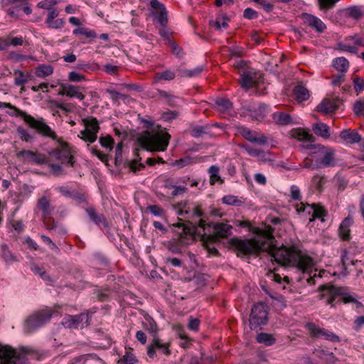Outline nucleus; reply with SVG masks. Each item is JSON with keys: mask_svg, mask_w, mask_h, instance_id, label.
<instances>
[{"mask_svg": "<svg viewBox=\"0 0 364 364\" xmlns=\"http://www.w3.org/2000/svg\"><path fill=\"white\" fill-rule=\"evenodd\" d=\"M341 138L348 144L358 143L361 141V136L355 129H344L340 134Z\"/></svg>", "mask_w": 364, "mask_h": 364, "instance_id": "21", "label": "nucleus"}, {"mask_svg": "<svg viewBox=\"0 0 364 364\" xmlns=\"http://www.w3.org/2000/svg\"><path fill=\"white\" fill-rule=\"evenodd\" d=\"M293 92L296 100L300 102L308 100L310 96L309 90L301 85L295 86Z\"/></svg>", "mask_w": 364, "mask_h": 364, "instance_id": "27", "label": "nucleus"}, {"mask_svg": "<svg viewBox=\"0 0 364 364\" xmlns=\"http://www.w3.org/2000/svg\"><path fill=\"white\" fill-rule=\"evenodd\" d=\"M53 311L46 309L36 311L30 316L25 322V329L28 333H31L36 328L41 327L46 322L49 321L52 317Z\"/></svg>", "mask_w": 364, "mask_h": 364, "instance_id": "8", "label": "nucleus"}, {"mask_svg": "<svg viewBox=\"0 0 364 364\" xmlns=\"http://www.w3.org/2000/svg\"><path fill=\"white\" fill-rule=\"evenodd\" d=\"M53 73V68L50 65L42 64L39 65L35 71V75L38 77H46Z\"/></svg>", "mask_w": 364, "mask_h": 364, "instance_id": "30", "label": "nucleus"}, {"mask_svg": "<svg viewBox=\"0 0 364 364\" xmlns=\"http://www.w3.org/2000/svg\"><path fill=\"white\" fill-rule=\"evenodd\" d=\"M171 135L168 132H157L153 133L145 131L137 138L141 146L150 151H164L166 149Z\"/></svg>", "mask_w": 364, "mask_h": 364, "instance_id": "3", "label": "nucleus"}, {"mask_svg": "<svg viewBox=\"0 0 364 364\" xmlns=\"http://www.w3.org/2000/svg\"><path fill=\"white\" fill-rule=\"evenodd\" d=\"M353 224V219L348 216L341 222L338 231L339 236L343 241H348L350 239V227Z\"/></svg>", "mask_w": 364, "mask_h": 364, "instance_id": "20", "label": "nucleus"}, {"mask_svg": "<svg viewBox=\"0 0 364 364\" xmlns=\"http://www.w3.org/2000/svg\"><path fill=\"white\" fill-rule=\"evenodd\" d=\"M333 66L337 71L346 73L349 68V62L344 57L337 58L333 60Z\"/></svg>", "mask_w": 364, "mask_h": 364, "instance_id": "31", "label": "nucleus"}, {"mask_svg": "<svg viewBox=\"0 0 364 364\" xmlns=\"http://www.w3.org/2000/svg\"><path fill=\"white\" fill-rule=\"evenodd\" d=\"M202 70L203 67H198L193 70H181L179 75L181 77H191L200 75Z\"/></svg>", "mask_w": 364, "mask_h": 364, "instance_id": "45", "label": "nucleus"}, {"mask_svg": "<svg viewBox=\"0 0 364 364\" xmlns=\"http://www.w3.org/2000/svg\"><path fill=\"white\" fill-rule=\"evenodd\" d=\"M340 298L337 299L336 304L343 302V304L353 303L355 301V299L350 294H345L344 289L343 288V294L339 296Z\"/></svg>", "mask_w": 364, "mask_h": 364, "instance_id": "51", "label": "nucleus"}, {"mask_svg": "<svg viewBox=\"0 0 364 364\" xmlns=\"http://www.w3.org/2000/svg\"><path fill=\"white\" fill-rule=\"evenodd\" d=\"M347 12L348 16L355 18V19H359L362 18L364 15L363 11H362V9L360 6H350L347 9Z\"/></svg>", "mask_w": 364, "mask_h": 364, "instance_id": "42", "label": "nucleus"}, {"mask_svg": "<svg viewBox=\"0 0 364 364\" xmlns=\"http://www.w3.org/2000/svg\"><path fill=\"white\" fill-rule=\"evenodd\" d=\"M200 325V320L196 318H191L188 324L190 330L197 331Z\"/></svg>", "mask_w": 364, "mask_h": 364, "instance_id": "64", "label": "nucleus"}, {"mask_svg": "<svg viewBox=\"0 0 364 364\" xmlns=\"http://www.w3.org/2000/svg\"><path fill=\"white\" fill-rule=\"evenodd\" d=\"M338 99H324L317 107V110L323 114H332L338 108Z\"/></svg>", "mask_w": 364, "mask_h": 364, "instance_id": "19", "label": "nucleus"}, {"mask_svg": "<svg viewBox=\"0 0 364 364\" xmlns=\"http://www.w3.org/2000/svg\"><path fill=\"white\" fill-rule=\"evenodd\" d=\"M341 0H317L321 11L332 9Z\"/></svg>", "mask_w": 364, "mask_h": 364, "instance_id": "41", "label": "nucleus"}, {"mask_svg": "<svg viewBox=\"0 0 364 364\" xmlns=\"http://www.w3.org/2000/svg\"><path fill=\"white\" fill-rule=\"evenodd\" d=\"M257 341L259 343H264L266 346H272L273 345L276 339L272 334L267 333H260L257 336Z\"/></svg>", "mask_w": 364, "mask_h": 364, "instance_id": "36", "label": "nucleus"}, {"mask_svg": "<svg viewBox=\"0 0 364 364\" xmlns=\"http://www.w3.org/2000/svg\"><path fill=\"white\" fill-rule=\"evenodd\" d=\"M354 89L356 92H360L364 90V80L359 76H355L353 79Z\"/></svg>", "mask_w": 364, "mask_h": 364, "instance_id": "52", "label": "nucleus"}, {"mask_svg": "<svg viewBox=\"0 0 364 364\" xmlns=\"http://www.w3.org/2000/svg\"><path fill=\"white\" fill-rule=\"evenodd\" d=\"M138 360L130 351H127L123 357L118 361L119 364H137Z\"/></svg>", "mask_w": 364, "mask_h": 364, "instance_id": "43", "label": "nucleus"}, {"mask_svg": "<svg viewBox=\"0 0 364 364\" xmlns=\"http://www.w3.org/2000/svg\"><path fill=\"white\" fill-rule=\"evenodd\" d=\"M73 34H82L87 38H93L96 37V33L95 31L89 30L85 28L80 27L74 29Z\"/></svg>", "mask_w": 364, "mask_h": 364, "instance_id": "48", "label": "nucleus"}, {"mask_svg": "<svg viewBox=\"0 0 364 364\" xmlns=\"http://www.w3.org/2000/svg\"><path fill=\"white\" fill-rule=\"evenodd\" d=\"M193 214L195 216L200 218L198 224V228H200L203 230H205L206 229H208V228H210L211 226L212 223L207 222L205 216L204 215L200 205H195L193 208Z\"/></svg>", "mask_w": 364, "mask_h": 364, "instance_id": "23", "label": "nucleus"}, {"mask_svg": "<svg viewBox=\"0 0 364 364\" xmlns=\"http://www.w3.org/2000/svg\"><path fill=\"white\" fill-rule=\"evenodd\" d=\"M66 88H68L67 97H77L80 100H83L85 99V95L79 91L80 87L68 85Z\"/></svg>", "mask_w": 364, "mask_h": 364, "instance_id": "38", "label": "nucleus"}, {"mask_svg": "<svg viewBox=\"0 0 364 364\" xmlns=\"http://www.w3.org/2000/svg\"><path fill=\"white\" fill-rule=\"evenodd\" d=\"M16 157L24 162L33 163L36 164H48V159L43 154L38 151L29 150H22L16 154Z\"/></svg>", "mask_w": 364, "mask_h": 364, "instance_id": "14", "label": "nucleus"}, {"mask_svg": "<svg viewBox=\"0 0 364 364\" xmlns=\"http://www.w3.org/2000/svg\"><path fill=\"white\" fill-rule=\"evenodd\" d=\"M249 321L252 330H256L261 326L266 325L268 321L267 306L263 303L255 304L252 308Z\"/></svg>", "mask_w": 364, "mask_h": 364, "instance_id": "7", "label": "nucleus"}, {"mask_svg": "<svg viewBox=\"0 0 364 364\" xmlns=\"http://www.w3.org/2000/svg\"><path fill=\"white\" fill-rule=\"evenodd\" d=\"M51 130L55 132L52 129ZM54 134L55 135V139L51 136H48V138L56 140L58 142L60 147L50 151L48 152V155L50 157L54 158L55 160L60 161L63 164L66 162L68 164L73 167L75 166V161L72 148L70 146L68 143L63 141L61 138L58 139L56 134ZM46 137H48V136Z\"/></svg>", "mask_w": 364, "mask_h": 364, "instance_id": "5", "label": "nucleus"}, {"mask_svg": "<svg viewBox=\"0 0 364 364\" xmlns=\"http://www.w3.org/2000/svg\"><path fill=\"white\" fill-rule=\"evenodd\" d=\"M41 237L45 243H46L47 245H48L50 246V247L52 250H53L56 253L60 252L59 247L52 241V240L49 237H48L45 235H41Z\"/></svg>", "mask_w": 364, "mask_h": 364, "instance_id": "54", "label": "nucleus"}, {"mask_svg": "<svg viewBox=\"0 0 364 364\" xmlns=\"http://www.w3.org/2000/svg\"><path fill=\"white\" fill-rule=\"evenodd\" d=\"M64 21L62 18H58L56 20H53L50 23H48V27L50 28H61L64 26Z\"/></svg>", "mask_w": 364, "mask_h": 364, "instance_id": "59", "label": "nucleus"}, {"mask_svg": "<svg viewBox=\"0 0 364 364\" xmlns=\"http://www.w3.org/2000/svg\"><path fill=\"white\" fill-rule=\"evenodd\" d=\"M239 82L241 87L245 90L252 87L255 85L252 77L249 74H243Z\"/></svg>", "mask_w": 364, "mask_h": 364, "instance_id": "40", "label": "nucleus"}, {"mask_svg": "<svg viewBox=\"0 0 364 364\" xmlns=\"http://www.w3.org/2000/svg\"><path fill=\"white\" fill-rule=\"evenodd\" d=\"M243 16L247 19H254L257 18L258 14L254 9L251 8H247L244 11Z\"/></svg>", "mask_w": 364, "mask_h": 364, "instance_id": "58", "label": "nucleus"}, {"mask_svg": "<svg viewBox=\"0 0 364 364\" xmlns=\"http://www.w3.org/2000/svg\"><path fill=\"white\" fill-rule=\"evenodd\" d=\"M201 241L203 242L204 247L207 250L209 254L215 256L219 255L218 250L214 246V244L216 242H219V241L209 240L208 235H207L205 233L202 235Z\"/></svg>", "mask_w": 364, "mask_h": 364, "instance_id": "25", "label": "nucleus"}, {"mask_svg": "<svg viewBox=\"0 0 364 364\" xmlns=\"http://www.w3.org/2000/svg\"><path fill=\"white\" fill-rule=\"evenodd\" d=\"M320 299H325L326 304L334 308L338 297L343 294V287L326 284L319 287Z\"/></svg>", "mask_w": 364, "mask_h": 364, "instance_id": "9", "label": "nucleus"}, {"mask_svg": "<svg viewBox=\"0 0 364 364\" xmlns=\"http://www.w3.org/2000/svg\"><path fill=\"white\" fill-rule=\"evenodd\" d=\"M252 231L263 238L262 240L241 239L234 237L229 240V249L234 252L237 257L257 256L260 252L265 251L270 255V248L277 247L273 245L274 229L271 226L268 225L264 228H255Z\"/></svg>", "mask_w": 364, "mask_h": 364, "instance_id": "1", "label": "nucleus"}, {"mask_svg": "<svg viewBox=\"0 0 364 364\" xmlns=\"http://www.w3.org/2000/svg\"><path fill=\"white\" fill-rule=\"evenodd\" d=\"M212 223L209 228H212L214 231L213 234L208 235L209 240H218L220 242L221 238L228 237L231 235V230L232 228L229 224L224 223Z\"/></svg>", "mask_w": 364, "mask_h": 364, "instance_id": "16", "label": "nucleus"}, {"mask_svg": "<svg viewBox=\"0 0 364 364\" xmlns=\"http://www.w3.org/2000/svg\"><path fill=\"white\" fill-rule=\"evenodd\" d=\"M216 104L218 106L223 108L224 109H229L232 107V103L228 99H219L216 101Z\"/></svg>", "mask_w": 364, "mask_h": 364, "instance_id": "63", "label": "nucleus"}, {"mask_svg": "<svg viewBox=\"0 0 364 364\" xmlns=\"http://www.w3.org/2000/svg\"><path fill=\"white\" fill-rule=\"evenodd\" d=\"M90 323L89 313H81L77 315H69L65 318L64 325L68 328H78L87 326Z\"/></svg>", "mask_w": 364, "mask_h": 364, "instance_id": "15", "label": "nucleus"}, {"mask_svg": "<svg viewBox=\"0 0 364 364\" xmlns=\"http://www.w3.org/2000/svg\"><path fill=\"white\" fill-rule=\"evenodd\" d=\"M26 353L23 349L16 350L9 345L0 344L1 364H22Z\"/></svg>", "mask_w": 364, "mask_h": 364, "instance_id": "6", "label": "nucleus"}, {"mask_svg": "<svg viewBox=\"0 0 364 364\" xmlns=\"http://www.w3.org/2000/svg\"><path fill=\"white\" fill-rule=\"evenodd\" d=\"M156 350L166 356L170 355L171 353L170 343H163L159 337H154L151 343L147 346V355L149 358L154 359L156 358Z\"/></svg>", "mask_w": 364, "mask_h": 364, "instance_id": "12", "label": "nucleus"}, {"mask_svg": "<svg viewBox=\"0 0 364 364\" xmlns=\"http://www.w3.org/2000/svg\"><path fill=\"white\" fill-rule=\"evenodd\" d=\"M5 107L13 109L16 112L17 117L23 118L24 122L29 125V127L36 130V132L43 136H51L55 139V135L51 130V128L46 124L43 119H37L33 116L27 114L26 112L19 109L14 105L9 102H1L0 108Z\"/></svg>", "mask_w": 364, "mask_h": 364, "instance_id": "4", "label": "nucleus"}, {"mask_svg": "<svg viewBox=\"0 0 364 364\" xmlns=\"http://www.w3.org/2000/svg\"><path fill=\"white\" fill-rule=\"evenodd\" d=\"M209 127L208 126H196L191 129V134L196 138H198L203 134H208Z\"/></svg>", "mask_w": 364, "mask_h": 364, "instance_id": "44", "label": "nucleus"}, {"mask_svg": "<svg viewBox=\"0 0 364 364\" xmlns=\"http://www.w3.org/2000/svg\"><path fill=\"white\" fill-rule=\"evenodd\" d=\"M274 119L277 124L280 125H287L291 123V116L289 114L284 112L274 113Z\"/></svg>", "mask_w": 364, "mask_h": 364, "instance_id": "34", "label": "nucleus"}, {"mask_svg": "<svg viewBox=\"0 0 364 364\" xmlns=\"http://www.w3.org/2000/svg\"><path fill=\"white\" fill-rule=\"evenodd\" d=\"M68 79L70 82H80L85 80V77L84 75L73 71L69 73Z\"/></svg>", "mask_w": 364, "mask_h": 364, "instance_id": "60", "label": "nucleus"}, {"mask_svg": "<svg viewBox=\"0 0 364 364\" xmlns=\"http://www.w3.org/2000/svg\"><path fill=\"white\" fill-rule=\"evenodd\" d=\"M353 110L356 116H364V100L356 101L354 105Z\"/></svg>", "mask_w": 364, "mask_h": 364, "instance_id": "53", "label": "nucleus"}, {"mask_svg": "<svg viewBox=\"0 0 364 364\" xmlns=\"http://www.w3.org/2000/svg\"><path fill=\"white\" fill-rule=\"evenodd\" d=\"M104 70L108 74L117 75L118 74L119 67L112 64H106Z\"/></svg>", "mask_w": 364, "mask_h": 364, "instance_id": "61", "label": "nucleus"}, {"mask_svg": "<svg viewBox=\"0 0 364 364\" xmlns=\"http://www.w3.org/2000/svg\"><path fill=\"white\" fill-rule=\"evenodd\" d=\"M311 208L313 213L312 218L309 220L310 222L314 220L316 218H318L321 219V221H324L323 218L327 215V212L323 207L321 206L320 205L313 203L311 205Z\"/></svg>", "mask_w": 364, "mask_h": 364, "instance_id": "29", "label": "nucleus"}, {"mask_svg": "<svg viewBox=\"0 0 364 364\" xmlns=\"http://www.w3.org/2000/svg\"><path fill=\"white\" fill-rule=\"evenodd\" d=\"M308 149H315L314 154H318L321 158L319 164L324 167L333 166L335 165V151L332 148L326 147L320 144L310 145Z\"/></svg>", "mask_w": 364, "mask_h": 364, "instance_id": "11", "label": "nucleus"}, {"mask_svg": "<svg viewBox=\"0 0 364 364\" xmlns=\"http://www.w3.org/2000/svg\"><path fill=\"white\" fill-rule=\"evenodd\" d=\"M293 136L296 139H297L299 141H314V136L310 134L309 132L298 129L295 130L293 133Z\"/></svg>", "mask_w": 364, "mask_h": 364, "instance_id": "32", "label": "nucleus"}, {"mask_svg": "<svg viewBox=\"0 0 364 364\" xmlns=\"http://www.w3.org/2000/svg\"><path fill=\"white\" fill-rule=\"evenodd\" d=\"M208 172L210 173V185H214L216 182L223 183V181L221 179L220 176H219V168L216 166H211L209 169Z\"/></svg>", "mask_w": 364, "mask_h": 364, "instance_id": "39", "label": "nucleus"}, {"mask_svg": "<svg viewBox=\"0 0 364 364\" xmlns=\"http://www.w3.org/2000/svg\"><path fill=\"white\" fill-rule=\"evenodd\" d=\"M14 75L15 76L14 82L16 85H23L25 83H26L27 77L21 70H14Z\"/></svg>", "mask_w": 364, "mask_h": 364, "instance_id": "46", "label": "nucleus"}, {"mask_svg": "<svg viewBox=\"0 0 364 364\" xmlns=\"http://www.w3.org/2000/svg\"><path fill=\"white\" fill-rule=\"evenodd\" d=\"M17 133L18 134L21 139L24 141H31L33 137L29 134V132L21 127L17 128Z\"/></svg>", "mask_w": 364, "mask_h": 364, "instance_id": "50", "label": "nucleus"}, {"mask_svg": "<svg viewBox=\"0 0 364 364\" xmlns=\"http://www.w3.org/2000/svg\"><path fill=\"white\" fill-rule=\"evenodd\" d=\"M152 15L158 20L162 27H166L168 23L167 11L166 8H162L159 11H152Z\"/></svg>", "mask_w": 364, "mask_h": 364, "instance_id": "37", "label": "nucleus"}, {"mask_svg": "<svg viewBox=\"0 0 364 364\" xmlns=\"http://www.w3.org/2000/svg\"><path fill=\"white\" fill-rule=\"evenodd\" d=\"M302 19L304 23L318 33H323L326 28L325 23L320 18L312 14L305 13L302 14Z\"/></svg>", "mask_w": 364, "mask_h": 364, "instance_id": "18", "label": "nucleus"}, {"mask_svg": "<svg viewBox=\"0 0 364 364\" xmlns=\"http://www.w3.org/2000/svg\"><path fill=\"white\" fill-rule=\"evenodd\" d=\"M38 208L42 211L43 217L50 216L52 208L49 200L46 197H42L38 200Z\"/></svg>", "mask_w": 364, "mask_h": 364, "instance_id": "26", "label": "nucleus"}, {"mask_svg": "<svg viewBox=\"0 0 364 364\" xmlns=\"http://www.w3.org/2000/svg\"><path fill=\"white\" fill-rule=\"evenodd\" d=\"M176 74L171 70H166L163 72L156 73L155 74L154 80L158 82L160 80H172L175 78Z\"/></svg>", "mask_w": 364, "mask_h": 364, "instance_id": "35", "label": "nucleus"}, {"mask_svg": "<svg viewBox=\"0 0 364 364\" xmlns=\"http://www.w3.org/2000/svg\"><path fill=\"white\" fill-rule=\"evenodd\" d=\"M306 327L312 336L320 337L323 336L326 340L332 342H340L339 336L331 331L321 328L313 323H308Z\"/></svg>", "mask_w": 364, "mask_h": 364, "instance_id": "17", "label": "nucleus"}, {"mask_svg": "<svg viewBox=\"0 0 364 364\" xmlns=\"http://www.w3.org/2000/svg\"><path fill=\"white\" fill-rule=\"evenodd\" d=\"M82 122L85 129L80 132L81 136L78 135V136L86 142H95L97 139V133L100 129L97 119L95 117H92L90 119L85 118L82 119Z\"/></svg>", "mask_w": 364, "mask_h": 364, "instance_id": "10", "label": "nucleus"}, {"mask_svg": "<svg viewBox=\"0 0 364 364\" xmlns=\"http://www.w3.org/2000/svg\"><path fill=\"white\" fill-rule=\"evenodd\" d=\"M142 326L146 331L153 334L154 336L158 333L159 329L156 323L149 316L145 318V321L142 323Z\"/></svg>", "mask_w": 364, "mask_h": 364, "instance_id": "33", "label": "nucleus"}, {"mask_svg": "<svg viewBox=\"0 0 364 364\" xmlns=\"http://www.w3.org/2000/svg\"><path fill=\"white\" fill-rule=\"evenodd\" d=\"M312 129L317 136L324 139L329 138L331 135L329 127L324 123L319 122L313 124Z\"/></svg>", "mask_w": 364, "mask_h": 364, "instance_id": "24", "label": "nucleus"}, {"mask_svg": "<svg viewBox=\"0 0 364 364\" xmlns=\"http://www.w3.org/2000/svg\"><path fill=\"white\" fill-rule=\"evenodd\" d=\"M272 260L282 266L296 267L304 273H309L314 265L313 259L308 255H302L301 250L294 245L273 247L270 248Z\"/></svg>", "mask_w": 364, "mask_h": 364, "instance_id": "2", "label": "nucleus"}, {"mask_svg": "<svg viewBox=\"0 0 364 364\" xmlns=\"http://www.w3.org/2000/svg\"><path fill=\"white\" fill-rule=\"evenodd\" d=\"M7 58L9 60L16 61V62L21 61V60H26L27 58V57L26 55L18 53L14 51H11V52L9 53Z\"/></svg>", "mask_w": 364, "mask_h": 364, "instance_id": "56", "label": "nucleus"}, {"mask_svg": "<svg viewBox=\"0 0 364 364\" xmlns=\"http://www.w3.org/2000/svg\"><path fill=\"white\" fill-rule=\"evenodd\" d=\"M222 200L223 203L227 205L239 206L242 203L241 200H240L236 196L232 195L225 196Z\"/></svg>", "mask_w": 364, "mask_h": 364, "instance_id": "49", "label": "nucleus"}, {"mask_svg": "<svg viewBox=\"0 0 364 364\" xmlns=\"http://www.w3.org/2000/svg\"><path fill=\"white\" fill-rule=\"evenodd\" d=\"M90 220L96 225H102L104 227H108L107 219L102 214H98L96 209L90 206L85 210Z\"/></svg>", "mask_w": 364, "mask_h": 364, "instance_id": "22", "label": "nucleus"}, {"mask_svg": "<svg viewBox=\"0 0 364 364\" xmlns=\"http://www.w3.org/2000/svg\"><path fill=\"white\" fill-rule=\"evenodd\" d=\"M147 210H149L153 215L156 216H161L165 213V210L156 205H149L147 207Z\"/></svg>", "mask_w": 364, "mask_h": 364, "instance_id": "55", "label": "nucleus"}, {"mask_svg": "<svg viewBox=\"0 0 364 364\" xmlns=\"http://www.w3.org/2000/svg\"><path fill=\"white\" fill-rule=\"evenodd\" d=\"M43 224L45 228L49 231L55 229L57 227L55 223L51 220L50 216L44 218Z\"/></svg>", "mask_w": 364, "mask_h": 364, "instance_id": "62", "label": "nucleus"}, {"mask_svg": "<svg viewBox=\"0 0 364 364\" xmlns=\"http://www.w3.org/2000/svg\"><path fill=\"white\" fill-rule=\"evenodd\" d=\"M230 20L228 16L224 14L223 16H218L215 21H210V26L216 30L220 31L222 28H227L228 26V21Z\"/></svg>", "mask_w": 364, "mask_h": 364, "instance_id": "28", "label": "nucleus"}, {"mask_svg": "<svg viewBox=\"0 0 364 364\" xmlns=\"http://www.w3.org/2000/svg\"><path fill=\"white\" fill-rule=\"evenodd\" d=\"M338 48L342 51H348L351 53H358V48L355 46H347L342 43L337 44Z\"/></svg>", "mask_w": 364, "mask_h": 364, "instance_id": "57", "label": "nucleus"}, {"mask_svg": "<svg viewBox=\"0 0 364 364\" xmlns=\"http://www.w3.org/2000/svg\"><path fill=\"white\" fill-rule=\"evenodd\" d=\"M100 143L102 147L112 150L114 145V139L110 135L106 136H101L99 139Z\"/></svg>", "mask_w": 364, "mask_h": 364, "instance_id": "47", "label": "nucleus"}, {"mask_svg": "<svg viewBox=\"0 0 364 364\" xmlns=\"http://www.w3.org/2000/svg\"><path fill=\"white\" fill-rule=\"evenodd\" d=\"M237 132L250 142L263 145L268 142L267 137L262 134L252 131L244 126L237 127Z\"/></svg>", "mask_w": 364, "mask_h": 364, "instance_id": "13", "label": "nucleus"}]
</instances>
